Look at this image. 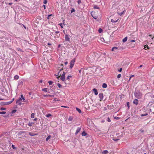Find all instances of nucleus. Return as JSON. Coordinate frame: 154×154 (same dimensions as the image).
Here are the masks:
<instances>
[{"label":"nucleus","mask_w":154,"mask_h":154,"mask_svg":"<svg viewBox=\"0 0 154 154\" xmlns=\"http://www.w3.org/2000/svg\"><path fill=\"white\" fill-rule=\"evenodd\" d=\"M29 134L31 136H34L37 135V134H35L33 133H31V132H29Z\"/></svg>","instance_id":"23"},{"label":"nucleus","mask_w":154,"mask_h":154,"mask_svg":"<svg viewBox=\"0 0 154 154\" xmlns=\"http://www.w3.org/2000/svg\"><path fill=\"white\" fill-rule=\"evenodd\" d=\"M6 113V112L4 111L0 112V114H4Z\"/></svg>","instance_id":"35"},{"label":"nucleus","mask_w":154,"mask_h":154,"mask_svg":"<svg viewBox=\"0 0 154 154\" xmlns=\"http://www.w3.org/2000/svg\"><path fill=\"white\" fill-rule=\"evenodd\" d=\"M39 82H40V83H42V80H41Z\"/></svg>","instance_id":"64"},{"label":"nucleus","mask_w":154,"mask_h":154,"mask_svg":"<svg viewBox=\"0 0 154 154\" xmlns=\"http://www.w3.org/2000/svg\"><path fill=\"white\" fill-rule=\"evenodd\" d=\"M21 101V98H20L16 101V103L18 104L19 105H21L22 104Z\"/></svg>","instance_id":"7"},{"label":"nucleus","mask_w":154,"mask_h":154,"mask_svg":"<svg viewBox=\"0 0 154 154\" xmlns=\"http://www.w3.org/2000/svg\"><path fill=\"white\" fill-rule=\"evenodd\" d=\"M119 19H118L116 20H114L113 19H112L111 20V21L112 22V23H115L117 22Z\"/></svg>","instance_id":"20"},{"label":"nucleus","mask_w":154,"mask_h":154,"mask_svg":"<svg viewBox=\"0 0 154 154\" xmlns=\"http://www.w3.org/2000/svg\"><path fill=\"white\" fill-rule=\"evenodd\" d=\"M73 118L72 116H69V117L68 120L69 121H72L73 119Z\"/></svg>","instance_id":"18"},{"label":"nucleus","mask_w":154,"mask_h":154,"mask_svg":"<svg viewBox=\"0 0 154 154\" xmlns=\"http://www.w3.org/2000/svg\"><path fill=\"white\" fill-rule=\"evenodd\" d=\"M76 109L77 111H78V112L79 113H81V110L80 109H79V108H76Z\"/></svg>","instance_id":"28"},{"label":"nucleus","mask_w":154,"mask_h":154,"mask_svg":"<svg viewBox=\"0 0 154 154\" xmlns=\"http://www.w3.org/2000/svg\"><path fill=\"white\" fill-rule=\"evenodd\" d=\"M122 68H121L119 69L118 71L119 72H121L122 71Z\"/></svg>","instance_id":"47"},{"label":"nucleus","mask_w":154,"mask_h":154,"mask_svg":"<svg viewBox=\"0 0 154 154\" xmlns=\"http://www.w3.org/2000/svg\"><path fill=\"white\" fill-rule=\"evenodd\" d=\"M81 0H79L78 1V4L79 5L81 3Z\"/></svg>","instance_id":"48"},{"label":"nucleus","mask_w":154,"mask_h":154,"mask_svg":"<svg viewBox=\"0 0 154 154\" xmlns=\"http://www.w3.org/2000/svg\"><path fill=\"white\" fill-rule=\"evenodd\" d=\"M140 131L141 132V133H143L144 132V130L143 129H141L140 130Z\"/></svg>","instance_id":"46"},{"label":"nucleus","mask_w":154,"mask_h":154,"mask_svg":"<svg viewBox=\"0 0 154 154\" xmlns=\"http://www.w3.org/2000/svg\"><path fill=\"white\" fill-rule=\"evenodd\" d=\"M125 12V10L123 12H121L120 13H119V14L120 15H122L123 13L124 12Z\"/></svg>","instance_id":"38"},{"label":"nucleus","mask_w":154,"mask_h":154,"mask_svg":"<svg viewBox=\"0 0 154 154\" xmlns=\"http://www.w3.org/2000/svg\"><path fill=\"white\" fill-rule=\"evenodd\" d=\"M113 140L115 141H117L119 140V139H113Z\"/></svg>","instance_id":"51"},{"label":"nucleus","mask_w":154,"mask_h":154,"mask_svg":"<svg viewBox=\"0 0 154 154\" xmlns=\"http://www.w3.org/2000/svg\"><path fill=\"white\" fill-rule=\"evenodd\" d=\"M37 120V118H35L33 119V120L35 121H36Z\"/></svg>","instance_id":"60"},{"label":"nucleus","mask_w":154,"mask_h":154,"mask_svg":"<svg viewBox=\"0 0 154 154\" xmlns=\"http://www.w3.org/2000/svg\"><path fill=\"white\" fill-rule=\"evenodd\" d=\"M65 20H64L63 21V23H60L59 25L60 26V27L61 28H63V26H65L66 24L65 23Z\"/></svg>","instance_id":"12"},{"label":"nucleus","mask_w":154,"mask_h":154,"mask_svg":"<svg viewBox=\"0 0 154 154\" xmlns=\"http://www.w3.org/2000/svg\"><path fill=\"white\" fill-rule=\"evenodd\" d=\"M47 3V0H44V2H43V3L45 4H46Z\"/></svg>","instance_id":"43"},{"label":"nucleus","mask_w":154,"mask_h":154,"mask_svg":"<svg viewBox=\"0 0 154 154\" xmlns=\"http://www.w3.org/2000/svg\"><path fill=\"white\" fill-rule=\"evenodd\" d=\"M52 95L50 94H46L44 95L43 96L44 97H52Z\"/></svg>","instance_id":"30"},{"label":"nucleus","mask_w":154,"mask_h":154,"mask_svg":"<svg viewBox=\"0 0 154 154\" xmlns=\"http://www.w3.org/2000/svg\"><path fill=\"white\" fill-rule=\"evenodd\" d=\"M114 119H117V120H118L120 119V118L119 117H117V116L115 117H114Z\"/></svg>","instance_id":"44"},{"label":"nucleus","mask_w":154,"mask_h":154,"mask_svg":"<svg viewBox=\"0 0 154 154\" xmlns=\"http://www.w3.org/2000/svg\"><path fill=\"white\" fill-rule=\"evenodd\" d=\"M24 97L23 95L22 94L21 95V97L20 98H21V99H22Z\"/></svg>","instance_id":"55"},{"label":"nucleus","mask_w":154,"mask_h":154,"mask_svg":"<svg viewBox=\"0 0 154 154\" xmlns=\"http://www.w3.org/2000/svg\"><path fill=\"white\" fill-rule=\"evenodd\" d=\"M133 103L137 105L138 104V100L137 99H135L133 101Z\"/></svg>","instance_id":"11"},{"label":"nucleus","mask_w":154,"mask_h":154,"mask_svg":"<svg viewBox=\"0 0 154 154\" xmlns=\"http://www.w3.org/2000/svg\"><path fill=\"white\" fill-rule=\"evenodd\" d=\"M75 10L74 9H72L71 10V12H72L75 11Z\"/></svg>","instance_id":"53"},{"label":"nucleus","mask_w":154,"mask_h":154,"mask_svg":"<svg viewBox=\"0 0 154 154\" xmlns=\"http://www.w3.org/2000/svg\"><path fill=\"white\" fill-rule=\"evenodd\" d=\"M118 49V48L117 47H114L112 49V51H113L114 50H117Z\"/></svg>","instance_id":"33"},{"label":"nucleus","mask_w":154,"mask_h":154,"mask_svg":"<svg viewBox=\"0 0 154 154\" xmlns=\"http://www.w3.org/2000/svg\"><path fill=\"white\" fill-rule=\"evenodd\" d=\"M60 66H63V64H60ZM63 70V67H62V68L60 69V71L58 72V77H57V78L58 79H60L62 80L63 82H64L65 81V76L66 73L62 71Z\"/></svg>","instance_id":"1"},{"label":"nucleus","mask_w":154,"mask_h":154,"mask_svg":"<svg viewBox=\"0 0 154 154\" xmlns=\"http://www.w3.org/2000/svg\"><path fill=\"white\" fill-rule=\"evenodd\" d=\"M121 77V74H119L117 75V78L118 79L120 78Z\"/></svg>","instance_id":"41"},{"label":"nucleus","mask_w":154,"mask_h":154,"mask_svg":"<svg viewBox=\"0 0 154 154\" xmlns=\"http://www.w3.org/2000/svg\"><path fill=\"white\" fill-rule=\"evenodd\" d=\"M61 107H62L66 108H69V107L67 106H62Z\"/></svg>","instance_id":"50"},{"label":"nucleus","mask_w":154,"mask_h":154,"mask_svg":"<svg viewBox=\"0 0 154 154\" xmlns=\"http://www.w3.org/2000/svg\"><path fill=\"white\" fill-rule=\"evenodd\" d=\"M134 96L138 99H140L142 96V94L139 90H136L134 92Z\"/></svg>","instance_id":"2"},{"label":"nucleus","mask_w":154,"mask_h":154,"mask_svg":"<svg viewBox=\"0 0 154 154\" xmlns=\"http://www.w3.org/2000/svg\"><path fill=\"white\" fill-rule=\"evenodd\" d=\"M0 109L2 110H5L6 109L5 108H3L2 107Z\"/></svg>","instance_id":"45"},{"label":"nucleus","mask_w":154,"mask_h":154,"mask_svg":"<svg viewBox=\"0 0 154 154\" xmlns=\"http://www.w3.org/2000/svg\"><path fill=\"white\" fill-rule=\"evenodd\" d=\"M75 62V59H73L72 60H71L70 62V65L69 66V68H72Z\"/></svg>","instance_id":"4"},{"label":"nucleus","mask_w":154,"mask_h":154,"mask_svg":"<svg viewBox=\"0 0 154 154\" xmlns=\"http://www.w3.org/2000/svg\"><path fill=\"white\" fill-rule=\"evenodd\" d=\"M50 125L51 127H54L56 126L57 122L55 121H52L50 123Z\"/></svg>","instance_id":"6"},{"label":"nucleus","mask_w":154,"mask_h":154,"mask_svg":"<svg viewBox=\"0 0 154 154\" xmlns=\"http://www.w3.org/2000/svg\"><path fill=\"white\" fill-rule=\"evenodd\" d=\"M35 115V114L34 113H32L31 115V117L32 118H34V117Z\"/></svg>","instance_id":"32"},{"label":"nucleus","mask_w":154,"mask_h":154,"mask_svg":"<svg viewBox=\"0 0 154 154\" xmlns=\"http://www.w3.org/2000/svg\"><path fill=\"white\" fill-rule=\"evenodd\" d=\"M12 147L14 149H16V148L14 146V145H12Z\"/></svg>","instance_id":"42"},{"label":"nucleus","mask_w":154,"mask_h":154,"mask_svg":"<svg viewBox=\"0 0 154 154\" xmlns=\"http://www.w3.org/2000/svg\"><path fill=\"white\" fill-rule=\"evenodd\" d=\"M149 47L147 45H145L144 46V49H145V50H146V49H149Z\"/></svg>","instance_id":"25"},{"label":"nucleus","mask_w":154,"mask_h":154,"mask_svg":"<svg viewBox=\"0 0 154 154\" xmlns=\"http://www.w3.org/2000/svg\"><path fill=\"white\" fill-rule=\"evenodd\" d=\"M51 15H48V18L49 19V18L50 17Z\"/></svg>","instance_id":"56"},{"label":"nucleus","mask_w":154,"mask_h":154,"mask_svg":"<svg viewBox=\"0 0 154 154\" xmlns=\"http://www.w3.org/2000/svg\"><path fill=\"white\" fill-rule=\"evenodd\" d=\"M48 45H51V43H48Z\"/></svg>","instance_id":"62"},{"label":"nucleus","mask_w":154,"mask_h":154,"mask_svg":"<svg viewBox=\"0 0 154 154\" xmlns=\"http://www.w3.org/2000/svg\"><path fill=\"white\" fill-rule=\"evenodd\" d=\"M51 116H52V115L50 114H48L46 115V116L47 117H49Z\"/></svg>","instance_id":"34"},{"label":"nucleus","mask_w":154,"mask_h":154,"mask_svg":"<svg viewBox=\"0 0 154 154\" xmlns=\"http://www.w3.org/2000/svg\"><path fill=\"white\" fill-rule=\"evenodd\" d=\"M127 38H127V37H125L124 39H123L122 42H126L127 40Z\"/></svg>","instance_id":"19"},{"label":"nucleus","mask_w":154,"mask_h":154,"mask_svg":"<svg viewBox=\"0 0 154 154\" xmlns=\"http://www.w3.org/2000/svg\"><path fill=\"white\" fill-rule=\"evenodd\" d=\"M43 6L44 7V9H46L45 5H43Z\"/></svg>","instance_id":"61"},{"label":"nucleus","mask_w":154,"mask_h":154,"mask_svg":"<svg viewBox=\"0 0 154 154\" xmlns=\"http://www.w3.org/2000/svg\"><path fill=\"white\" fill-rule=\"evenodd\" d=\"M48 88H44L42 90V91H44L45 92H47L48 91Z\"/></svg>","instance_id":"27"},{"label":"nucleus","mask_w":154,"mask_h":154,"mask_svg":"<svg viewBox=\"0 0 154 154\" xmlns=\"http://www.w3.org/2000/svg\"><path fill=\"white\" fill-rule=\"evenodd\" d=\"M68 62L67 61H66V62H64V64L65 65H66L67 64H68Z\"/></svg>","instance_id":"52"},{"label":"nucleus","mask_w":154,"mask_h":154,"mask_svg":"<svg viewBox=\"0 0 154 154\" xmlns=\"http://www.w3.org/2000/svg\"><path fill=\"white\" fill-rule=\"evenodd\" d=\"M84 106L85 108L87 110H88L90 109V107L89 106V105L88 103L85 104Z\"/></svg>","instance_id":"9"},{"label":"nucleus","mask_w":154,"mask_h":154,"mask_svg":"<svg viewBox=\"0 0 154 154\" xmlns=\"http://www.w3.org/2000/svg\"><path fill=\"white\" fill-rule=\"evenodd\" d=\"M22 99L23 100V101H24L25 100V98H24V97Z\"/></svg>","instance_id":"63"},{"label":"nucleus","mask_w":154,"mask_h":154,"mask_svg":"<svg viewBox=\"0 0 154 154\" xmlns=\"http://www.w3.org/2000/svg\"><path fill=\"white\" fill-rule=\"evenodd\" d=\"M93 13L92 12L91 13V14L92 15V17L94 18L95 19H97V16H93Z\"/></svg>","instance_id":"21"},{"label":"nucleus","mask_w":154,"mask_h":154,"mask_svg":"<svg viewBox=\"0 0 154 154\" xmlns=\"http://www.w3.org/2000/svg\"><path fill=\"white\" fill-rule=\"evenodd\" d=\"M129 102H128L127 103V106H128V107H129Z\"/></svg>","instance_id":"59"},{"label":"nucleus","mask_w":154,"mask_h":154,"mask_svg":"<svg viewBox=\"0 0 154 154\" xmlns=\"http://www.w3.org/2000/svg\"><path fill=\"white\" fill-rule=\"evenodd\" d=\"M107 121L109 122H111V120L109 118H107Z\"/></svg>","instance_id":"49"},{"label":"nucleus","mask_w":154,"mask_h":154,"mask_svg":"<svg viewBox=\"0 0 154 154\" xmlns=\"http://www.w3.org/2000/svg\"><path fill=\"white\" fill-rule=\"evenodd\" d=\"M69 36L68 34H66L65 37L66 41L69 42L70 41V37Z\"/></svg>","instance_id":"8"},{"label":"nucleus","mask_w":154,"mask_h":154,"mask_svg":"<svg viewBox=\"0 0 154 154\" xmlns=\"http://www.w3.org/2000/svg\"><path fill=\"white\" fill-rule=\"evenodd\" d=\"M57 85L59 88H61L62 87V86L59 83L57 84Z\"/></svg>","instance_id":"39"},{"label":"nucleus","mask_w":154,"mask_h":154,"mask_svg":"<svg viewBox=\"0 0 154 154\" xmlns=\"http://www.w3.org/2000/svg\"><path fill=\"white\" fill-rule=\"evenodd\" d=\"M97 54L95 52H91L90 54L89 58V59H90L91 61H93L95 59L96 57L97 56Z\"/></svg>","instance_id":"3"},{"label":"nucleus","mask_w":154,"mask_h":154,"mask_svg":"<svg viewBox=\"0 0 154 154\" xmlns=\"http://www.w3.org/2000/svg\"><path fill=\"white\" fill-rule=\"evenodd\" d=\"M54 33L55 35L54 37L55 39L58 38L60 37V35L59 33V32L56 31L55 32H54Z\"/></svg>","instance_id":"5"},{"label":"nucleus","mask_w":154,"mask_h":154,"mask_svg":"<svg viewBox=\"0 0 154 154\" xmlns=\"http://www.w3.org/2000/svg\"><path fill=\"white\" fill-rule=\"evenodd\" d=\"M48 83H49V85H52L53 82L52 81H48Z\"/></svg>","instance_id":"37"},{"label":"nucleus","mask_w":154,"mask_h":154,"mask_svg":"<svg viewBox=\"0 0 154 154\" xmlns=\"http://www.w3.org/2000/svg\"><path fill=\"white\" fill-rule=\"evenodd\" d=\"M94 9H99V8L98 7V6L96 5H95L94 6Z\"/></svg>","instance_id":"24"},{"label":"nucleus","mask_w":154,"mask_h":154,"mask_svg":"<svg viewBox=\"0 0 154 154\" xmlns=\"http://www.w3.org/2000/svg\"><path fill=\"white\" fill-rule=\"evenodd\" d=\"M107 87V85L106 83H103L102 86V87L103 88H106Z\"/></svg>","instance_id":"16"},{"label":"nucleus","mask_w":154,"mask_h":154,"mask_svg":"<svg viewBox=\"0 0 154 154\" xmlns=\"http://www.w3.org/2000/svg\"><path fill=\"white\" fill-rule=\"evenodd\" d=\"M11 103V102H10V101L8 102H6L3 105H7L10 104Z\"/></svg>","instance_id":"15"},{"label":"nucleus","mask_w":154,"mask_h":154,"mask_svg":"<svg viewBox=\"0 0 154 154\" xmlns=\"http://www.w3.org/2000/svg\"><path fill=\"white\" fill-rule=\"evenodd\" d=\"M99 97L100 99V101H101L103 100V93H100L99 94Z\"/></svg>","instance_id":"10"},{"label":"nucleus","mask_w":154,"mask_h":154,"mask_svg":"<svg viewBox=\"0 0 154 154\" xmlns=\"http://www.w3.org/2000/svg\"><path fill=\"white\" fill-rule=\"evenodd\" d=\"M93 91L94 92L95 95H97L98 94V93L97 90L96 89L94 88L93 89Z\"/></svg>","instance_id":"14"},{"label":"nucleus","mask_w":154,"mask_h":154,"mask_svg":"<svg viewBox=\"0 0 154 154\" xmlns=\"http://www.w3.org/2000/svg\"><path fill=\"white\" fill-rule=\"evenodd\" d=\"M103 153L104 154H107L108 153V151L107 150H104Z\"/></svg>","instance_id":"31"},{"label":"nucleus","mask_w":154,"mask_h":154,"mask_svg":"<svg viewBox=\"0 0 154 154\" xmlns=\"http://www.w3.org/2000/svg\"><path fill=\"white\" fill-rule=\"evenodd\" d=\"M72 76L71 75H69L67 77V79L68 80H69L70 78H71Z\"/></svg>","instance_id":"40"},{"label":"nucleus","mask_w":154,"mask_h":154,"mask_svg":"<svg viewBox=\"0 0 154 154\" xmlns=\"http://www.w3.org/2000/svg\"><path fill=\"white\" fill-rule=\"evenodd\" d=\"M98 31L99 33H101L102 32L103 30L101 28H100Z\"/></svg>","instance_id":"36"},{"label":"nucleus","mask_w":154,"mask_h":154,"mask_svg":"<svg viewBox=\"0 0 154 154\" xmlns=\"http://www.w3.org/2000/svg\"><path fill=\"white\" fill-rule=\"evenodd\" d=\"M131 42H135V40H131Z\"/></svg>","instance_id":"54"},{"label":"nucleus","mask_w":154,"mask_h":154,"mask_svg":"<svg viewBox=\"0 0 154 154\" xmlns=\"http://www.w3.org/2000/svg\"><path fill=\"white\" fill-rule=\"evenodd\" d=\"M34 124V123L29 122L28 123V125L29 126H31Z\"/></svg>","instance_id":"22"},{"label":"nucleus","mask_w":154,"mask_h":154,"mask_svg":"<svg viewBox=\"0 0 154 154\" xmlns=\"http://www.w3.org/2000/svg\"><path fill=\"white\" fill-rule=\"evenodd\" d=\"M14 98H13L12 99V100L11 101H10V102H11V103H12L14 101Z\"/></svg>","instance_id":"57"},{"label":"nucleus","mask_w":154,"mask_h":154,"mask_svg":"<svg viewBox=\"0 0 154 154\" xmlns=\"http://www.w3.org/2000/svg\"><path fill=\"white\" fill-rule=\"evenodd\" d=\"M19 78V76L17 75H16L14 77V79L15 80H17Z\"/></svg>","instance_id":"29"},{"label":"nucleus","mask_w":154,"mask_h":154,"mask_svg":"<svg viewBox=\"0 0 154 154\" xmlns=\"http://www.w3.org/2000/svg\"><path fill=\"white\" fill-rule=\"evenodd\" d=\"M81 128H79V127L77 128V130H76V132H75V134L76 135L77 134H78V133L79 132V131H80V130H81Z\"/></svg>","instance_id":"13"},{"label":"nucleus","mask_w":154,"mask_h":154,"mask_svg":"<svg viewBox=\"0 0 154 154\" xmlns=\"http://www.w3.org/2000/svg\"><path fill=\"white\" fill-rule=\"evenodd\" d=\"M51 136L50 135H49L46 139V141H48L51 138Z\"/></svg>","instance_id":"26"},{"label":"nucleus","mask_w":154,"mask_h":154,"mask_svg":"<svg viewBox=\"0 0 154 154\" xmlns=\"http://www.w3.org/2000/svg\"><path fill=\"white\" fill-rule=\"evenodd\" d=\"M134 76V75H131V76H130V79H129V80H130V79H131V78L132 77H133V76Z\"/></svg>","instance_id":"58"},{"label":"nucleus","mask_w":154,"mask_h":154,"mask_svg":"<svg viewBox=\"0 0 154 154\" xmlns=\"http://www.w3.org/2000/svg\"><path fill=\"white\" fill-rule=\"evenodd\" d=\"M82 136H86L87 135V134L85 131H83L82 134Z\"/></svg>","instance_id":"17"}]
</instances>
